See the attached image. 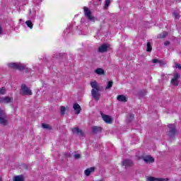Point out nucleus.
I'll return each instance as SVG.
<instances>
[{
	"mask_svg": "<svg viewBox=\"0 0 181 181\" xmlns=\"http://www.w3.org/2000/svg\"><path fill=\"white\" fill-rule=\"evenodd\" d=\"M90 84L93 88L91 90L92 97L94 100L98 101V100H100V97H101V94H100V85H98V83L95 81L90 82Z\"/></svg>",
	"mask_w": 181,
	"mask_h": 181,
	"instance_id": "obj_1",
	"label": "nucleus"
},
{
	"mask_svg": "<svg viewBox=\"0 0 181 181\" xmlns=\"http://www.w3.org/2000/svg\"><path fill=\"white\" fill-rule=\"evenodd\" d=\"M83 11L85 16L86 18H87V19H88V21H90V22H95V21H97L95 17H94V16L91 14V11L90 10V8L85 6L83 7Z\"/></svg>",
	"mask_w": 181,
	"mask_h": 181,
	"instance_id": "obj_2",
	"label": "nucleus"
},
{
	"mask_svg": "<svg viewBox=\"0 0 181 181\" xmlns=\"http://www.w3.org/2000/svg\"><path fill=\"white\" fill-rule=\"evenodd\" d=\"M8 67L11 69H18V70H28V67L24 64L21 63H10Z\"/></svg>",
	"mask_w": 181,
	"mask_h": 181,
	"instance_id": "obj_3",
	"label": "nucleus"
},
{
	"mask_svg": "<svg viewBox=\"0 0 181 181\" xmlns=\"http://www.w3.org/2000/svg\"><path fill=\"white\" fill-rule=\"evenodd\" d=\"M21 91L24 95H32V90L25 84L21 86Z\"/></svg>",
	"mask_w": 181,
	"mask_h": 181,
	"instance_id": "obj_4",
	"label": "nucleus"
},
{
	"mask_svg": "<svg viewBox=\"0 0 181 181\" xmlns=\"http://www.w3.org/2000/svg\"><path fill=\"white\" fill-rule=\"evenodd\" d=\"M179 78H180V75L177 73L174 74V77L171 80V84L172 86H179Z\"/></svg>",
	"mask_w": 181,
	"mask_h": 181,
	"instance_id": "obj_5",
	"label": "nucleus"
},
{
	"mask_svg": "<svg viewBox=\"0 0 181 181\" xmlns=\"http://www.w3.org/2000/svg\"><path fill=\"white\" fill-rule=\"evenodd\" d=\"M0 124L1 125H6V124H8L6 119H5V113L4 112V110L1 109H0Z\"/></svg>",
	"mask_w": 181,
	"mask_h": 181,
	"instance_id": "obj_6",
	"label": "nucleus"
},
{
	"mask_svg": "<svg viewBox=\"0 0 181 181\" xmlns=\"http://www.w3.org/2000/svg\"><path fill=\"white\" fill-rule=\"evenodd\" d=\"M101 117L106 124H112V118H111V117L109 115L101 113Z\"/></svg>",
	"mask_w": 181,
	"mask_h": 181,
	"instance_id": "obj_7",
	"label": "nucleus"
},
{
	"mask_svg": "<svg viewBox=\"0 0 181 181\" xmlns=\"http://www.w3.org/2000/svg\"><path fill=\"white\" fill-rule=\"evenodd\" d=\"M109 47H110V45L103 44L98 47V52L100 53H105V52L108 50Z\"/></svg>",
	"mask_w": 181,
	"mask_h": 181,
	"instance_id": "obj_8",
	"label": "nucleus"
},
{
	"mask_svg": "<svg viewBox=\"0 0 181 181\" xmlns=\"http://www.w3.org/2000/svg\"><path fill=\"white\" fill-rule=\"evenodd\" d=\"M168 128H170L169 136H173V135L176 134V127L175 126V124H168Z\"/></svg>",
	"mask_w": 181,
	"mask_h": 181,
	"instance_id": "obj_9",
	"label": "nucleus"
},
{
	"mask_svg": "<svg viewBox=\"0 0 181 181\" xmlns=\"http://www.w3.org/2000/svg\"><path fill=\"white\" fill-rule=\"evenodd\" d=\"M147 181H168L169 179L168 178H162V177H148L146 179Z\"/></svg>",
	"mask_w": 181,
	"mask_h": 181,
	"instance_id": "obj_10",
	"label": "nucleus"
},
{
	"mask_svg": "<svg viewBox=\"0 0 181 181\" xmlns=\"http://www.w3.org/2000/svg\"><path fill=\"white\" fill-rule=\"evenodd\" d=\"M12 101H13V99L10 97L0 98V103H3L4 104H9V103H12Z\"/></svg>",
	"mask_w": 181,
	"mask_h": 181,
	"instance_id": "obj_11",
	"label": "nucleus"
},
{
	"mask_svg": "<svg viewBox=\"0 0 181 181\" xmlns=\"http://www.w3.org/2000/svg\"><path fill=\"white\" fill-rule=\"evenodd\" d=\"M73 108L75 111V114H76L77 115H78V114L81 112V107L78 103H74L73 105Z\"/></svg>",
	"mask_w": 181,
	"mask_h": 181,
	"instance_id": "obj_12",
	"label": "nucleus"
},
{
	"mask_svg": "<svg viewBox=\"0 0 181 181\" xmlns=\"http://www.w3.org/2000/svg\"><path fill=\"white\" fill-rule=\"evenodd\" d=\"M117 101H119V103H127L128 101V98L124 95H119L117 97Z\"/></svg>",
	"mask_w": 181,
	"mask_h": 181,
	"instance_id": "obj_13",
	"label": "nucleus"
},
{
	"mask_svg": "<svg viewBox=\"0 0 181 181\" xmlns=\"http://www.w3.org/2000/svg\"><path fill=\"white\" fill-rule=\"evenodd\" d=\"M144 160L146 163H153L155 162V159L150 156L144 157Z\"/></svg>",
	"mask_w": 181,
	"mask_h": 181,
	"instance_id": "obj_14",
	"label": "nucleus"
},
{
	"mask_svg": "<svg viewBox=\"0 0 181 181\" xmlns=\"http://www.w3.org/2000/svg\"><path fill=\"white\" fill-rule=\"evenodd\" d=\"M94 170H95V168L94 167H91L90 168L86 169L84 171V173H85L86 176H90L91 175V173H93V172H94Z\"/></svg>",
	"mask_w": 181,
	"mask_h": 181,
	"instance_id": "obj_15",
	"label": "nucleus"
},
{
	"mask_svg": "<svg viewBox=\"0 0 181 181\" xmlns=\"http://www.w3.org/2000/svg\"><path fill=\"white\" fill-rule=\"evenodd\" d=\"M73 134H76V135H83V132L78 127L72 129Z\"/></svg>",
	"mask_w": 181,
	"mask_h": 181,
	"instance_id": "obj_16",
	"label": "nucleus"
},
{
	"mask_svg": "<svg viewBox=\"0 0 181 181\" xmlns=\"http://www.w3.org/2000/svg\"><path fill=\"white\" fill-rule=\"evenodd\" d=\"M131 165H132L131 160H124L122 162V166H125V168H127V166H131Z\"/></svg>",
	"mask_w": 181,
	"mask_h": 181,
	"instance_id": "obj_17",
	"label": "nucleus"
},
{
	"mask_svg": "<svg viewBox=\"0 0 181 181\" xmlns=\"http://www.w3.org/2000/svg\"><path fill=\"white\" fill-rule=\"evenodd\" d=\"M95 73L96 74H98L99 76H103V74H105L104 69H103L101 68H98V69H95Z\"/></svg>",
	"mask_w": 181,
	"mask_h": 181,
	"instance_id": "obj_18",
	"label": "nucleus"
},
{
	"mask_svg": "<svg viewBox=\"0 0 181 181\" xmlns=\"http://www.w3.org/2000/svg\"><path fill=\"white\" fill-rule=\"evenodd\" d=\"M25 25L30 29H33V23H32V21L29 20V21H25Z\"/></svg>",
	"mask_w": 181,
	"mask_h": 181,
	"instance_id": "obj_19",
	"label": "nucleus"
},
{
	"mask_svg": "<svg viewBox=\"0 0 181 181\" xmlns=\"http://www.w3.org/2000/svg\"><path fill=\"white\" fill-rule=\"evenodd\" d=\"M101 129H102L101 127H97V126H94L92 128V131L93 132H95V134H97V132H100Z\"/></svg>",
	"mask_w": 181,
	"mask_h": 181,
	"instance_id": "obj_20",
	"label": "nucleus"
},
{
	"mask_svg": "<svg viewBox=\"0 0 181 181\" xmlns=\"http://www.w3.org/2000/svg\"><path fill=\"white\" fill-rule=\"evenodd\" d=\"M13 181H23V175H17L14 177Z\"/></svg>",
	"mask_w": 181,
	"mask_h": 181,
	"instance_id": "obj_21",
	"label": "nucleus"
},
{
	"mask_svg": "<svg viewBox=\"0 0 181 181\" xmlns=\"http://www.w3.org/2000/svg\"><path fill=\"white\" fill-rule=\"evenodd\" d=\"M167 35H168V33L164 32L158 35L157 37L158 39H163V37H166Z\"/></svg>",
	"mask_w": 181,
	"mask_h": 181,
	"instance_id": "obj_22",
	"label": "nucleus"
},
{
	"mask_svg": "<svg viewBox=\"0 0 181 181\" xmlns=\"http://www.w3.org/2000/svg\"><path fill=\"white\" fill-rule=\"evenodd\" d=\"M110 4H111V0H105L104 9H107L110 6Z\"/></svg>",
	"mask_w": 181,
	"mask_h": 181,
	"instance_id": "obj_23",
	"label": "nucleus"
},
{
	"mask_svg": "<svg viewBox=\"0 0 181 181\" xmlns=\"http://www.w3.org/2000/svg\"><path fill=\"white\" fill-rule=\"evenodd\" d=\"M112 84H113V82L111 81H109L107 82V86H106L105 89L108 90V89L111 88V87H112Z\"/></svg>",
	"mask_w": 181,
	"mask_h": 181,
	"instance_id": "obj_24",
	"label": "nucleus"
},
{
	"mask_svg": "<svg viewBox=\"0 0 181 181\" xmlns=\"http://www.w3.org/2000/svg\"><path fill=\"white\" fill-rule=\"evenodd\" d=\"M6 93V89L3 87L0 89V95H4Z\"/></svg>",
	"mask_w": 181,
	"mask_h": 181,
	"instance_id": "obj_25",
	"label": "nucleus"
},
{
	"mask_svg": "<svg viewBox=\"0 0 181 181\" xmlns=\"http://www.w3.org/2000/svg\"><path fill=\"white\" fill-rule=\"evenodd\" d=\"M146 52H152V46L151 45V42L147 43Z\"/></svg>",
	"mask_w": 181,
	"mask_h": 181,
	"instance_id": "obj_26",
	"label": "nucleus"
},
{
	"mask_svg": "<svg viewBox=\"0 0 181 181\" xmlns=\"http://www.w3.org/2000/svg\"><path fill=\"white\" fill-rule=\"evenodd\" d=\"M60 112L62 115H64V113L66 112V107H61L60 109Z\"/></svg>",
	"mask_w": 181,
	"mask_h": 181,
	"instance_id": "obj_27",
	"label": "nucleus"
},
{
	"mask_svg": "<svg viewBox=\"0 0 181 181\" xmlns=\"http://www.w3.org/2000/svg\"><path fill=\"white\" fill-rule=\"evenodd\" d=\"M42 128H44L45 129H49V124H44V123L42 124Z\"/></svg>",
	"mask_w": 181,
	"mask_h": 181,
	"instance_id": "obj_28",
	"label": "nucleus"
},
{
	"mask_svg": "<svg viewBox=\"0 0 181 181\" xmlns=\"http://www.w3.org/2000/svg\"><path fill=\"white\" fill-rule=\"evenodd\" d=\"M173 15H174L175 19H179V18H180V16L179 13H177V12H175V13H173Z\"/></svg>",
	"mask_w": 181,
	"mask_h": 181,
	"instance_id": "obj_29",
	"label": "nucleus"
},
{
	"mask_svg": "<svg viewBox=\"0 0 181 181\" xmlns=\"http://www.w3.org/2000/svg\"><path fill=\"white\" fill-rule=\"evenodd\" d=\"M127 119L128 121H132L134 119V115H130Z\"/></svg>",
	"mask_w": 181,
	"mask_h": 181,
	"instance_id": "obj_30",
	"label": "nucleus"
},
{
	"mask_svg": "<svg viewBox=\"0 0 181 181\" xmlns=\"http://www.w3.org/2000/svg\"><path fill=\"white\" fill-rule=\"evenodd\" d=\"M71 30V27L66 28V30L64 31V33H67L68 32H70Z\"/></svg>",
	"mask_w": 181,
	"mask_h": 181,
	"instance_id": "obj_31",
	"label": "nucleus"
},
{
	"mask_svg": "<svg viewBox=\"0 0 181 181\" xmlns=\"http://www.w3.org/2000/svg\"><path fill=\"white\" fill-rule=\"evenodd\" d=\"M80 156H81L80 154H75L74 155L75 159H79Z\"/></svg>",
	"mask_w": 181,
	"mask_h": 181,
	"instance_id": "obj_32",
	"label": "nucleus"
},
{
	"mask_svg": "<svg viewBox=\"0 0 181 181\" xmlns=\"http://www.w3.org/2000/svg\"><path fill=\"white\" fill-rule=\"evenodd\" d=\"M44 18H45L44 14H42V16H38V19H40V21H43Z\"/></svg>",
	"mask_w": 181,
	"mask_h": 181,
	"instance_id": "obj_33",
	"label": "nucleus"
},
{
	"mask_svg": "<svg viewBox=\"0 0 181 181\" xmlns=\"http://www.w3.org/2000/svg\"><path fill=\"white\" fill-rule=\"evenodd\" d=\"M175 68L180 69H181L180 64H176V65H175Z\"/></svg>",
	"mask_w": 181,
	"mask_h": 181,
	"instance_id": "obj_34",
	"label": "nucleus"
},
{
	"mask_svg": "<svg viewBox=\"0 0 181 181\" xmlns=\"http://www.w3.org/2000/svg\"><path fill=\"white\" fill-rule=\"evenodd\" d=\"M153 63H159V60L155 59H153Z\"/></svg>",
	"mask_w": 181,
	"mask_h": 181,
	"instance_id": "obj_35",
	"label": "nucleus"
},
{
	"mask_svg": "<svg viewBox=\"0 0 181 181\" xmlns=\"http://www.w3.org/2000/svg\"><path fill=\"white\" fill-rule=\"evenodd\" d=\"M170 42H169V41H167V42H165L164 45H165V46H168V45H170Z\"/></svg>",
	"mask_w": 181,
	"mask_h": 181,
	"instance_id": "obj_36",
	"label": "nucleus"
},
{
	"mask_svg": "<svg viewBox=\"0 0 181 181\" xmlns=\"http://www.w3.org/2000/svg\"><path fill=\"white\" fill-rule=\"evenodd\" d=\"M0 35H2V27L0 25Z\"/></svg>",
	"mask_w": 181,
	"mask_h": 181,
	"instance_id": "obj_37",
	"label": "nucleus"
},
{
	"mask_svg": "<svg viewBox=\"0 0 181 181\" xmlns=\"http://www.w3.org/2000/svg\"><path fill=\"white\" fill-rule=\"evenodd\" d=\"M0 181H1V177H0Z\"/></svg>",
	"mask_w": 181,
	"mask_h": 181,
	"instance_id": "obj_38",
	"label": "nucleus"
},
{
	"mask_svg": "<svg viewBox=\"0 0 181 181\" xmlns=\"http://www.w3.org/2000/svg\"><path fill=\"white\" fill-rule=\"evenodd\" d=\"M101 1V0H99V1Z\"/></svg>",
	"mask_w": 181,
	"mask_h": 181,
	"instance_id": "obj_39",
	"label": "nucleus"
}]
</instances>
